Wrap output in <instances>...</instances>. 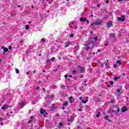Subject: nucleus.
Returning a JSON list of instances; mask_svg holds the SVG:
<instances>
[{
	"mask_svg": "<svg viewBox=\"0 0 129 129\" xmlns=\"http://www.w3.org/2000/svg\"><path fill=\"white\" fill-rule=\"evenodd\" d=\"M79 111H82V108H79Z\"/></svg>",
	"mask_w": 129,
	"mask_h": 129,
	"instance_id": "45",
	"label": "nucleus"
},
{
	"mask_svg": "<svg viewBox=\"0 0 129 129\" xmlns=\"http://www.w3.org/2000/svg\"><path fill=\"white\" fill-rule=\"evenodd\" d=\"M60 87H61V88H65V86H64V85H61L60 86Z\"/></svg>",
	"mask_w": 129,
	"mask_h": 129,
	"instance_id": "28",
	"label": "nucleus"
},
{
	"mask_svg": "<svg viewBox=\"0 0 129 129\" xmlns=\"http://www.w3.org/2000/svg\"><path fill=\"white\" fill-rule=\"evenodd\" d=\"M74 36V34H70V37H71V38H73V37Z\"/></svg>",
	"mask_w": 129,
	"mask_h": 129,
	"instance_id": "33",
	"label": "nucleus"
},
{
	"mask_svg": "<svg viewBox=\"0 0 129 129\" xmlns=\"http://www.w3.org/2000/svg\"><path fill=\"white\" fill-rule=\"evenodd\" d=\"M10 107V106L7 105V104H4L3 106L2 107V109L3 110H6V109H8Z\"/></svg>",
	"mask_w": 129,
	"mask_h": 129,
	"instance_id": "3",
	"label": "nucleus"
},
{
	"mask_svg": "<svg viewBox=\"0 0 129 129\" xmlns=\"http://www.w3.org/2000/svg\"><path fill=\"white\" fill-rule=\"evenodd\" d=\"M108 3H109V1H108V0H107V1L106 2V4H108Z\"/></svg>",
	"mask_w": 129,
	"mask_h": 129,
	"instance_id": "49",
	"label": "nucleus"
},
{
	"mask_svg": "<svg viewBox=\"0 0 129 129\" xmlns=\"http://www.w3.org/2000/svg\"><path fill=\"white\" fill-rule=\"evenodd\" d=\"M97 52H98L99 53H100V52H101V49H98V50H97Z\"/></svg>",
	"mask_w": 129,
	"mask_h": 129,
	"instance_id": "39",
	"label": "nucleus"
},
{
	"mask_svg": "<svg viewBox=\"0 0 129 129\" xmlns=\"http://www.w3.org/2000/svg\"><path fill=\"white\" fill-rule=\"evenodd\" d=\"M33 118H34L33 116H31V119H33Z\"/></svg>",
	"mask_w": 129,
	"mask_h": 129,
	"instance_id": "56",
	"label": "nucleus"
},
{
	"mask_svg": "<svg viewBox=\"0 0 129 129\" xmlns=\"http://www.w3.org/2000/svg\"><path fill=\"white\" fill-rule=\"evenodd\" d=\"M108 112L109 113H110V112H111V111H108Z\"/></svg>",
	"mask_w": 129,
	"mask_h": 129,
	"instance_id": "58",
	"label": "nucleus"
},
{
	"mask_svg": "<svg viewBox=\"0 0 129 129\" xmlns=\"http://www.w3.org/2000/svg\"><path fill=\"white\" fill-rule=\"evenodd\" d=\"M28 23H29V24H31V23H32V22H31V21H29V22H28Z\"/></svg>",
	"mask_w": 129,
	"mask_h": 129,
	"instance_id": "53",
	"label": "nucleus"
},
{
	"mask_svg": "<svg viewBox=\"0 0 129 129\" xmlns=\"http://www.w3.org/2000/svg\"><path fill=\"white\" fill-rule=\"evenodd\" d=\"M40 113L42 114H45V113H46V110L44 109H41Z\"/></svg>",
	"mask_w": 129,
	"mask_h": 129,
	"instance_id": "10",
	"label": "nucleus"
},
{
	"mask_svg": "<svg viewBox=\"0 0 129 129\" xmlns=\"http://www.w3.org/2000/svg\"><path fill=\"white\" fill-rule=\"evenodd\" d=\"M107 45H108V43L107 42L105 43V46H107Z\"/></svg>",
	"mask_w": 129,
	"mask_h": 129,
	"instance_id": "46",
	"label": "nucleus"
},
{
	"mask_svg": "<svg viewBox=\"0 0 129 129\" xmlns=\"http://www.w3.org/2000/svg\"><path fill=\"white\" fill-rule=\"evenodd\" d=\"M87 23L89 24V20H86Z\"/></svg>",
	"mask_w": 129,
	"mask_h": 129,
	"instance_id": "47",
	"label": "nucleus"
},
{
	"mask_svg": "<svg viewBox=\"0 0 129 129\" xmlns=\"http://www.w3.org/2000/svg\"><path fill=\"white\" fill-rule=\"evenodd\" d=\"M97 8H100V5H97Z\"/></svg>",
	"mask_w": 129,
	"mask_h": 129,
	"instance_id": "42",
	"label": "nucleus"
},
{
	"mask_svg": "<svg viewBox=\"0 0 129 129\" xmlns=\"http://www.w3.org/2000/svg\"><path fill=\"white\" fill-rule=\"evenodd\" d=\"M19 105H20L21 108H23V107L26 105V103H25V101H21L20 102Z\"/></svg>",
	"mask_w": 129,
	"mask_h": 129,
	"instance_id": "5",
	"label": "nucleus"
},
{
	"mask_svg": "<svg viewBox=\"0 0 129 129\" xmlns=\"http://www.w3.org/2000/svg\"><path fill=\"white\" fill-rule=\"evenodd\" d=\"M73 74H74V75H75V73H76V71L75 70L73 71Z\"/></svg>",
	"mask_w": 129,
	"mask_h": 129,
	"instance_id": "32",
	"label": "nucleus"
},
{
	"mask_svg": "<svg viewBox=\"0 0 129 129\" xmlns=\"http://www.w3.org/2000/svg\"><path fill=\"white\" fill-rule=\"evenodd\" d=\"M58 59H59V60H61V57H58Z\"/></svg>",
	"mask_w": 129,
	"mask_h": 129,
	"instance_id": "54",
	"label": "nucleus"
},
{
	"mask_svg": "<svg viewBox=\"0 0 129 129\" xmlns=\"http://www.w3.org/2000/svg\"><path fill=\"white\" fill-rule=\"evenodd\" d=\"M51 61H52V62L54 61V60H55V57H52L51 59H50Z\"/></svg>",
	"mask_w": 129,
	"mask_h": 129,
	"instance_id": "25",
	"label": "nucleus"
},
{
	"mask_svg": "<svg viewBox=\"0 0 129 129\" xmlns=\"http://www.w3.org/2000/svg\"><path fill=\"white\" fill-rule=\"evenodd\" d=\"M70 119H72V121H73V120L74 119V117H71Z\"/></svg>",
	"mask_w": 129,
	"mask_h": 129,
	"instance_id": "40",
	"label": "nucleus"
},
{
	"mask_svg": "<svg viewBox=\"0 0 129 129\" xmlns=\"http://www.w3.org/2000/svg\"><path fill=\"white\" fill-rule=\"evenodd\" d=\"M83 45L85 46V49L86 50V51H88L89 49H90V43H88V44H85L84 43Z\"/></svg>",
	"mask_w": 129,
	"mask_h": 129,
	"instance_id": "1",
	"label": "nucleus"
},
{
	"mask_svg": "<svg viewBox=\"0 0 129 129\" xmlns=\"http://www.w3.org/2000/svg\"><path fill=\"white\" fill-rule=\"evenodd\" d=\"M4 52H3V53L5 54V52H8V51H9V49H8V48H5L4 49Z\"/></svg>",
	"mask_w": 129,
	"mask_h": 129,
	"instance_id": "16",
	"label": "nucleus"
},
{
	"mask_svg": "<svg viewBox=\"0 0 129 129\" xmlns=\"http://www.w3.org/2000/svg\"><path fill=\"white\" fill-rule=\"evenodd\" d=\"M0 125H4V122H2L1 123H0Z\"/></svg>",
	"mask_w": 129,
	"mask_h": 129,
	"instance_id": "44",
	"label": "nucleus"
},
{
	"mask_svg": "<svg viewBox=\"0 0 129 129\" xmlns=\"http://www.w3.org/2000/svg\"><path fill=\"white\" fill-rule=\"evenodd\" d=\"M53 98H54V95H51L48 96L47 97V102H50V101H51V100H53Z\"/></svg>",
	"mask_w": 129,
	"mask_h": 129,
	"instance_id": "2",
	"label": "nucleus"
},
{
	"mask_svg": "<svg viewBox=\"0 0 129 129\" xmlns=\"http://www.w3.org/2000/svg\"><path fill=\"white\" fill-rule=\"evenodd\" d=\"M87 85V84H85L84 86H86Z\"/></svg>",
	"mask_w": 129,
	"mask_h": 129,
	"instance_id": "57",
	"label": "nucleus"
},
{
	"mask_svg": "<svg viewBox=\"0 0 129 129\" xmlns=\"http://www.w3.org/2000/svg\"><path fill=\"white\" fill-rule=\"evenodd\" d=\"M59 126H63V123H59Z\"/></svg>",
	"mask_w": 129,
	"mask_h": 129,
	"instance_id": "29",
	"label": "nucleus"
},
{
	"mask_svg": "<svg viewBox=\"0 0 129 129\" xmlns=\"http://www.w3.org/2000/svg\"><path fill=\"white\" fill-rule=\"evenodd\" d=\"M113 36H114V34H110V37H113Z\"/></svg>",
	"mask_w": 129,
	"mask_h": 129,
	"instance_id": "31",
	"label": "nucleus"
},
{
	"mask_svg": "<svg viewBox=\"0 0 129 129\" xmlns=\"http://www.w3.org/2000/svg\"><path fill=\"white\" fill-rule=\"evenodd\" d=\"M80 107H83V106H82V105H80Z\"/></svg>",
	"mask_w": 129,
	"mask_h": 129,
	"instance_id": "55",
	"label": "nucleus"
},
{
	"mask_svg": "<svg viewBox=\"0 0 129 129\" xmlns=\"http://www.w3.org/2000/svg\"><path fill=\"white\" fill-rule=\"evenodd\" d=\"M110 84L112 85L113 84V81H111L110 82Z\"/></svg>",
	"mask_w": 129,
	"mask_h": 129,
	"instance_id": "36",
	"label": "nucleus"
},
{
	"mask_svg": "<svg viewBox=\"0 0 129 129\" xmlns=\"http://www.w3.org/2000/svg\"><path fill=\"white\" fill-rule=\"evenodd\" d=\"M111 26H112V21H109L107 23V27L108 28H111Z\"/></svg>",
	"mask_w": 129,
	"mask_h": 129,
	"instance_id": "6",
	"label": "nucleus"
},
{
	"mask_svg": "<svg viewBox=\"0 0 129 129\" xmlns=\"http://www.w3.org/2000/svg\"><path fill=\"white\" fill-rule=\"evenodd\" d=\"M32 120H29V121H28V123H31V122H32Z\"/></svg>",
	"mask_w": 129,
	"mask_h": 129,
	"instance_id": "37",
	"label": "nucleus"
},
{
	"mask_svg": "<svg viewBox=\"0 0 129 129\" xmlns=\"http://www.w3.org/2000/svg\"><path fill=\"white\" fill-rule=\"evenodd\" d=\"M68 121H69V122H71V121H72V119L68 118Z\"/></svg>",
	"mask_w": 129,
	"mask_h": 129,
	"instance_id": "26",
	"label": "nucleus"
},
{
	"mask_svg": "<svg viewBox=\"0 0 129 129\" xmlns=\"http://www.w3.org/2000/svg\"><path fill=\"white\" fill-rule=\"evenodd\" d=\"M117 64H119V65H121V62L119 60H117L116 61Z\"/></svg>",
	"mask_w": 129,
	"mask_h": 129,
	"instance_id": "22",
	"label": "nucleus"
},
{
	"mask_svg": "<svg viewBox=\"0 0 129 129\" xmlns=\"http://www.w3.org/2000/svg\"><path fill=\"white\" fill-rule=\"evenodd\" d=\"M70 44H71V42H70V41H68V42L64 43V48H67V47L69 46V45H70Z\"/></svg>",
	"mask_w": 129,
	"mask_h": 129,
	"instance_id": "7",
	"label": "nucleus"
},
{
	"mask_svg": "<svg viewBox=\"0 0 129 129\" xmlns=\"http://www.w3.org/2000/svg\"><path fill=\"white\" fill-rule=\"evenodd\" d=\"M79 71H80V72H82V71L84 70V68L83 67H80L79 68Z\"/></svg>",
	"mask_w": 129,
	"mask_h": 129,
	"instance_id": "15",
	"label": "nucleus"
},
{
	"mask_svg": "<svg viewBox=\"0 0 129 129\" xmlns=\"http://www.w3.org/2000/svg\"><path fill=\"white\" fill-rule=\"evenodd\" d=\"M45 40L44 39V38H42L40 40V42L41 43H45Z\"/></svg>",
	"mask_w": 129,
	"mask_h": 129,
	"instance_id": "17",
	"label": "nucleus"
},
{
	"mask_svg": "<svg viewBox=\"0 0 129 129\" xmlns=\"http://www.w3.org/2000/svg\"><path fill=\"white\" fill-rule=\"evenodd\" d=\"M3 119V118L1 117L0 118V120H2Z\"/></svg>",
	"mask_w": 129,
	"mask_h": 129,
	"instance_id": "59",
	"label": "nucleus"
},
{
	"mask_svg": "<svg viewBox=\"0 0 129 129\" xmlns=\"http://www.w3.org/2000/svg\"><path fill=\"white\" fill-rule=\"evenodd\" d=\"M80 78H83V76H81L80 77Z\"/></svg>",
	"mask_w": 129,
	"mask_h": 129,
	"instance_id": "50",
	"label": "nucleus"
},
{
	"mask_svg": "<svg viewBox=\"0 0 129 129\" xmlns=\"http://www.w3.org/2000/svg\"><path fill=\"white\" fill-rule=\"evenodd\" d=\"M118 21H121V22H124V16H122L121 17H118Z\"/></svg>",
	"mask_w": 129,
	"mask_h": 129,
	"instance_id": "8",
	"label": "nucleus"
},
{
	"mask_svg": "<svg viewBox=\"0 0 129 129\" xmlns=\"http://www.w3.org/2000/svg\"><path fill=\"white\" fill-rule=\"evenodd\" d=\"M33 73H36V71H33Z\"/></svg>",
	"mask_w": 129,
	"mask_h": 129,
	"instance_id": "60",
	"label": "nucleus"
},
{
	"mask_svg": "<svg viewBox=\"0 0 129 129\" xmlns=\"http://www.w3.org/2000/svg\"><path fill=\"white\" fill-rule=\"evenodd\" d=\"M42 72H45V70H43V71H42Z\"/></svg>",
	"mask_w": 129,
	"mask_h": 129,
	"instance_id": "64",
	"label": "nucleus"
},
{
	"mask_svg": "<svg viewBox=\"0 0 129 129\" xmlns=\"http://www.w3.org/2000/svg\"><path fill=\"white\" fill-rule=\"evenodd\" d=\"M5 46H2L1 47V49H5Z\"/></svg>",
	"mask_w": 129,
	"mask_h": 129,
	"instance_id": "43",
	"label": "nucleus"
},
{
	"mask_svg": "<svg viewBox=\"0 0 129 129\" xmlns=\"http://www.w3.org/2000/svg\"><path fill=\"white\" fill-rule=\"evenodd\" d=\"M31 8H32V9H34V6L32 5Z\"/></svg>",
	"mask_w": 129,
	"mask_h": 129,
	"instance_id": "51",
	"label": "nucleus"
},
{
	"mask_svg": "<svg viewBox=\"0 0 129 129\" xmlns=\"http://www.w3.org/2000/svg\"><path fill=\"white\" fill-rule=\"evenodd\" d=\"M15 71H16L17 74H19V73H20V71H19V70L18 69H15Z\"/></svg>",
	"mask_w": 129,
	"mask_h": 129,
	"instance_id": "20",
	"label": "nucleus"
},
{
	"mask_svg": "<svg viewBox=\"0 0 129 129\" xmlns=\"http://www.w3.org/2000/svg\"><path fill=\"white\" fill-rule=\"evenodd\" d=\"M67 77H68V75H66L64 76V78L66 79H67Z\"/></svg>",
	"mask_w": 129,
	"mask_h": 129,
	"instance_id": "35",
	"label": "nucleus"
},
{
	"mask_svg": "<svg viewBox=\"0 0 129 129\" xmlns=\"http://www.w3.org/2000/svg\"><path fill=\"white\" fill-rule=\"evenodd\" d=\"M94 25H95V23H92V24H91V26L92 27H93V26H94Z\"/></svg>",
	"mask_w": 129,
	"mask_h": 129,
	"instance_id": "41",
	"label": "nucleus"
},
{
	"mask_svg": "<svg viewBox=\"0 0 129 129\" xmlns=\"http://www.w3.org/2000/svg\"><path fill=\"white\" fill-rule=\"evenodd\" d=\"M80 100H81L82 102H83V103H86V102H87L88 101V97H86V101H84V100H83V99H82V97H80L79 98Z\"/></svg>",
	"mask_w": 129,
	"mask_h": 129,
	"instance_id": "4",
	"label": "nucleus"
},
{
	"mask_svg": "<svg viewBox=\"0 0 129 129\" xmlns=\"http://www.w3.org/2000/svg\"><path fill=\"white\" fill-rule=\"evenodd\" d=\"M72 96H71L70 98H69V101L71 102V103H72L73 101H72V100L71 99L72 98Z\"/></svg>",
	"mask_w": 129,
	"mask_h": 129,
	"instance_id": "21",
	"label": "nucleus"
},
{
	"mask_svg": "<svg viewBox=\"0 0 129 129\" xmlns=\"http://www.w3.org/2000/svg\"><path fill=\"white\" fill-rule=\"evenodd\" d=\"M101 24H102V21L101 20H100L97 22H95V26H98V25H101Z\"/></svg>",
	"mask_w": 129,
	"mask_h": 129,
	"instance_id": "9",
	"label": "nucleus"
},
{
	"mask_svg": "<svg viewBox=\"0 0 129 129\" xmlns=\"http://www.w3.org/2000/svg\"><path fill=\"white\" fill-rule=\"evenodd\" d=\"M108 117H109V116H108V115L104 116L105 119H106V120H108V121H109V122H110V119H109Z\"/></svg>",
	"mask_w": 129,
	"mask_h": 129,
	"instance_id": "13",
	"label": "nucleus"
},
{
	"mask_svg": "<svg viewBox=\"0 0 129 129\" xmlns=\"http://www.w3.org/2000/svg\"><path fill=\"white\" fill-rule=\"evenodd\" d=\"M117 79H119V77H115L114 78V80L116 81V80H117Z\"/></svg>",
	"mask_w": 129,
	"mask_h": 129,
	"instance_id": "27",
	"label": "nucleus"
},
{
	"mask_svg": "<svg viewBox=\"0 0 129 129\" xmlns=\"http://www.w3.org/2000/svg\"><path fill=\"white\" fill-rule=\"evenodd\" d=\"M80 21H81V22H84V21H86V18L81 17L80 18Z\"/></svg>",
	"mask_w": 129,
	"mask_h": 129,
	"instance_id": "12",
	"label": "nucleus"
},
{
	"mask_svg": "<svg viewBox=\"0 0 129 129\" xmlns=\"http://www.w3.org/2000/svg\"><path fill=\"white\" fill-rule=\"evenodd\" d=\"M120 90H119V89H117V92H120Z\"/></svg>",
	"mask_w": 129,
	"mask_h": 129,
	"instance_id": "48",
	"label": "nucleus"
},
{
	"mask_svg": "<svg viewBox=\"0 0 129 129\" xmlns=\"http://www.w3.org/2000/svg\"><path fill=\"white\" fill-rule=\"evenodd\" d=\"M123 76H125V74H123Z\"/></svg>",
	"mask_w": 129,
	"mask_h": 129,
	"instance_id": "61",
	"label": "nucleus"
},
{
	"mask_svg": "<svg viewBox=\"0 0 129 129\" xmlns=\"http://www.w3.org/2000/svg\"><path fill=\"white\" fill-rule=\"evenodd\" d=\"M69 77L72 78V75H69Z\"/></svg>",
	"mask_w": 129,
	"mask_h": 129,
	"instance_id": "52",
	"label": "nucleus"
},
{
	"mask_svg": "<svg viewBox=\"0 0 129 129\" xmlns=\"http://www.w3.org/2000/svg\"><path fill=\"white\" fill-rule=\"evenodd\" d=\"M113 107L115 108V109H117V112H119V108H118V107L116 106H114Z\"/></svg>",
	"mask_w": 129,
	"mask_h": 129,
	"instance_id": "14",
	"label": "nucleus"
},
{
	"mask_svg": "<svg viewBox=\"0 0 129 129\" xmlns=\"http://www.w3.org/2000/svg\"><path fill=\"white\" fill-rule=\"evenodd\" d=\"M26 74H29V72H26Z\"/></svg>",
	"mask_w": 129,
	"mask_h": 129,
	"instance_id": "63",
	"label": "nucleus"
},
{
	"mask_svg": "<svg viewBox=\"0 0 129 129\" xmlns=\"http://www.w3.org/2000/svg\"><path fill=\"white\" fill-rule=\"evenodd\" d=\"M115 101V100H114V99H111L110 100V103H114V102Z\"/></svg>",
	"mask_w": 129,
	"mask_h": 129,
	"instance_id": "18",
	"label": "nucleus"
},
{
	"mask_svg": "<svg viewBox=\"0 0 129 129\" xmlns=\"http://www.w3.org/2000/svg\"><path fill=\"white\" fill-rule=\"evenodd\" d=\"M126 110H127V109H126V107H123L121 109V112H125V111H126Z\"/></svg>",
	"mask_w": 129,
	"mask_h": 129,
	"instance_id": "11",
	"label": "nucleus"
},
{
	"mask_svg": "<svg viewBox=\"0 0 129 129\" xmlns=\"http://www.w3.org/2000/svg\"><path fill=\"white\" fill-rule=\"evenodd\" d=\"M112 112H114V110H112Z\"/></svg>",
	"mask_w": 129,
	"mask_h": 129,
	"instance_id": "62",
	"label": "nucleus"
},
{
	"mask_svg": "<svg viewBox=\"0 0 129 129\" xmlns=\"http://www.w3.org/2000/svg\"><path fill=\"white\" fill-rule=\"evenodd\" d=\"M67 103H68V102H67V101H65V102L63 103V106H66V105H67Z\"/></svg>",
	"mask_w": 129,
	"mask_h": 129,
	"instance_id": "23",
	"label": "nucleus"
},
{
	"mask_svg": "<svg viewBox=\"0 0 129 129\" xmlns=\"http://www.w3.org/2000/svg\"><path fill=\"white\" fill-rule=\"evenodd\" d=\"M94 40H95L96 41H97V36H95V37L94 38Z\"/></svg>",
	"mask_w": 129,
	"mask_h": 129,
	"instance_id": "30",
	"label": "nucleus"
},
{
	"mask_svg": "<svg viewBox=\"0 0 129 129\" xmlns=\"http://www.w3.org/2000/svg\"><path fill=\"white\" fill-rule=\"evenodd\" d=\"M39 89H40V87H36V90H39Z\"/></svg>",
	"mask_w": 129,
	"mask_h": 129,
	"instance_id": "34",
	"label": "nucleus"
},
{
	"mask_svg": "<svg viewBox=\"0 0 129 129\" xmlns=\"http://www.w3.org/2000/svg\"><path fill=\"white\" fill-rule=\"evenodd\" d=\"M8 48H9V50H12V47L11 46H9L8 47Z\"/></svg>",
	"mask_w": 129,
	"mask_h": 129,
	"instance_id": "38",
	"label": "nucleus"
},
{
	"mask_svg": "<svg viewBox=\"0 0 129 129\" xmlns=\"http://www.w3.org/2000/svg\"><path fill=\"white\" fill-rule=\"evenodd\" d=\"M98 114H97L96 115V117H98L99 116V115H100V112L98 111Z\"/></svg>",
	"mask_w": 129,
	"mask_h": 129,
	"instance_id": "24",
	"label": "nucleus"
},
{
	"mask_svg": "<svg viewBox=\"0 0 129 129\" xmlns=\"http://www.w3.org/2000/svg\"><path fill=\"white\" fill-rule=\"evenodd\" d=\"M25 28H26V30H29L30 29V26H29V25H27L25 26Z\"/></svg>",
	"mask_w": 129,
	"mask_h": 129,
	"instance_id": "19",
	"label": "nucleus"
}]
</instances>
